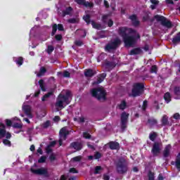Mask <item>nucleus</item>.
<instances>
[{
  "label": "nucleus",
  "mask_w": 180,
  "mask_h": 180,
  "mask_svg": "<svg viewBox=\"0 0 180 180\" xmlns=\"http://www.w3.org/2000/svg\"><path fill=\"white\" fill-rule=\"evenodd\" d=\"M158 22H160L162 26L167 29H171L172 27V22H171L168 19L162 15H155L154 17Z\"/></svg>",
  "instance_id": "obj_4"
},
{
  "label": "nucleus",
  "mask_w": 180,
  "mask_h": 180,
  "mask_svg": "<svg viewBox=\"0 0 180 180\" xmlns=\"http://www.w3.org/2000/svg\"><path fill=\"white\" fill-rule=\"evenodd\" d=\"M94 157V160H99L102 157V154L99 152H96Z\"/></svg>",
  "instance_id": "obj_40"
},
{
  "label": "nucleus",
  "mask_w": 180,
  "mask_h": 180,
  "mask_svg": "<svg viewBox=\"0 0 180 180\" xmlns=\"http://www.w3.org/2000/svg\"><path fill=\"white\" fill-rule=\"evenodd\" d=\"M106 65L107 68H110V70H112V68H115V67H116V63H107Z\"/></svg>",
  "instance_id": "obj_39"
},
{
  "label": "nucleus",
  "mask_w": 180,
  "mask_h": 180,
  "mask_svg": "<svg viewBox=\"0 0 180 180\" xmlns=\"http://www.w3.org/2000/svg\"><path fill=\"white\" fill-rule=\"evenodd\" d=\"M106 78V74L103 73L102 75L98 77L97 82H94L93 83V85H98V84H101V82H103V79Z\"/></svg>",
  "instance_id": "obj_20"
},
{
  "label": "nucleus",
  "mask_w": 180,
  "mask_h": 180,
  "mask_svg": "<svg viewBox=\"0 0 180 180\" xmlns=\"http://www.w3.org/2000/svg\"><path fill=\"white\" fill-rule=\"evenodd\" d=\"M91 95L98 101H105L106 99V91L103 87H98L96 89H93L91 91Z\"/></svg>",
  "instance_id": "obj_3"
},
{
  "label": "nucleus",
  "mask_w": 180,
  "mask_h": 180,
  "mask_svg": "<svg viewBox=\"0 0 180 180\" xmlns=\"http://www.w3.org/2000/svg\"><path fill=\"white\" fill-rule=\"evenodd\" d=\"M51 151H53V150L51 149V146H48L46 148V153L49 154V153H51Z\"/></svg>",
  "instance_id": "obj_63"
},
{
  "label": "nucleus",
  "mask_w": 180,
  "mask_h": 180,
  "mask_svg": "<svg viewBox=\"0 0 180 180\" xmlns=\"http://www.w3.org/2000/svg\"><path fill=\"white\" fill-rule=\"evenodd\" d=\"M173 94L176 99H180V87L176 86L173 88Z\"/></svg>",
  "instance_id": "obj_15"
},
{
  "label": "nucleus",
  "mask_w": 180,
  "mask_h": 180,
  "mask_svg": "<svg viewBox=\"0 0 180 180\" xmlns=\"http://www.w3.org/2000/svg\"><path fill=\"white\" fill-rule=\"evenodd\" d=\"M77 4L79 5H84V6H89V8H92L94 6V4L89 2H86L84 0H75Z\"/></svg>",
  "instance_id": "obj_16"
},
{
  "label": "nucleus",
  "mask_w": 180,
  "mask_h": 180,
  "mask_svg": "<svg viewBox=\"0 0 180 180\" xmlns=\"http://www.w3.org/2000/svg\"><path fill=\"white\" fill-rule=\"evenodd\" d=\"M83 137L84 139H91V135L87 132H84L83 133Z\"/></svg>",
  "instance_id": "obj_51"
},
{
  "label": "nucleus",
  "mask_w": 180,
  "mask_h": 180,
  "mask_svg": "<svg viewBox=\"0 0 180 180\" xmlns=\"http://www.w3.org/2000/svg\"><path fill=\"white\" fill-rule=\"evenodd\" d=\"M39 86L41 89V91H43L44 92H45L46 91V88H44V81L43 79H40L39 81Z\"/></svg>",
  "instance_id": "obj_32"
},
{
  "label": "nucleus",
  "mask_w": 180,
  "mask_h": 180,
  "mask_svg": "<svg viewBox=\"0 0 180 180\" xmlns=\"http://www.w3.org/2000/svg\"><path fill=\"white\" fill-rule=\"evenodd\" d=\"M72 12V8L71 7H68L66 10L63 12L64 15H71Z\"/></svg>",
  "instance_id": "obj_36"
},
{
  "label": "nucleus",
  "mask_w": 180,
  "mask_h": 180,
  "mask_svg": "<svg viewBox=\"0 0 180 180\" xmlns=\"http://www.w3.org/2000/svg\"><path fill=\"white\" fill-rule=\"evenodd\" d=\"M156 137H157V133H155V132L150 133L149 135V139H150V140H151V141H154V140H155Z\"/></svg>",
  "instance_id": "obj_35"
},
{
  "label": "nucleus",
  "mask_w": 180,
  "mask_h": 180,
  "mask_svg": "<svg viewBox=\"0 0 180 180\" xmlns=\"http://www.w3.org/2000/svg\"><path fill=\"white\" fill-rule=\"evenodd\" d=\"M4 137L11 139L12 135L11 133L6 132V130L5 129V125L0 123V139H4Z\"/></svg>",
  "instance_id": "obj_12"
},
{
  "label": "nucleus",
  "mask_w": 180,
  "mask_h": 180,
  "mask_svg": "<svg viewBox=\"0 0 180 180\" xmlns=\"http://www.w3.org/2000/svg\"><path fill=\"white\" fill-rule=\"evenodd\" d=\"M147 105H148L147 101H143V104L142 107L143 110H146V108H147Z\"/></svg>",
  "instance_id": "obj_59"
},
{
  "label": "nucleus",
  "mask_w": 180,
  "mask_h": 180,
  "mask_svg": "<svg viewBox=\"0 0 180 180\" xmlns=\"http://www.w3.org/2000/svg\"><path fill=\"white\" fill-rule=\"evenodd\" d=\"M6 124L7 126H12V121H11V120H6Z\"/></svg>",
  "instance_id": "obj_60"
},
{
  "label": "nucleus",
  "mask_w": 180,
  "mask_h": 180,
  "mask_svg": "<svg viewBox=\"0 0 180 180\" xmlns=\"http://www.w3.org/2000/svg\"><path fill=\"white\" fill-rule=\"evenodd\" d=\"M175 167L180 171V154H179L176 158Z\"/></svg>",
  "instance_id": "obj_24"
},
{
  "label": "nucleus",
  "mask_w": 180,
  "mask_h": 180,
  "mask_svg": "<svg viewBox=\"0 0 180 180\" xmlns=\"http://www.w3.org/2000/svg\"><path fill=\"white\" fill-rule=\"evenodd\" d=\"M31 172L35 175H47V169L41 167L36 169V165L31 167Z\"/></svg>",
  "instance_id": "obj_11"
},
{
  "label": "nucleus",
  "mask_w": 180,
  "mask_h": 180,
  "mask_svg": "<svg viewBox=\"0 0 180 180\" xmlns=\"http://www.w3.org/2000/svg\"><path fill=\"white\" fill-rule=\"evenodd\" d=\"M103 20L105 23L108 22L109 27H112V26H113V22L112 20L109 19V15H103Z\"/></svg>",
  "instance_id": "obj_18"
},
{
  "label": "nucleus",
  "mask_w": 180,
  "mask_h": 180,
  "mask_svg": "<svg viewBox=\"0 0 180 180\" xmlns=\"http://www.w3.org/2000/svg\"><path fill=\"white\" fill-rule=\"evenodd\" d=\"M83 19L87 23V25L91 23V16H89V15L86 14V15L83 16Z\"/></svg>",
  "instance_id": "obj_31"
},
{
  "label": "nucleus",
  "mask_w": 180,
  "mask_h": 180,
  "mask_svg": "<svg viewBox=\"0 0 180 180\" xmlns=\"http://www.w3.org/2000/svg\"><path fill=\"white\" fill-rule=\"evenodd\" d=\"M103 180H109V179H110V176L108 174H104L103 176Z\"/></svg>",
  "instance_id": "obj_58"
},
{
  "label": "nucleus",
  "mask_w": 180,
  "mask_h": 180,
  "mask_svg": "<svg viewBox=\"0 0 180 180\" xmlns=\"http://www.w3.org/2000/svg\"><path fill=\"white\" fill-rule=\"evenodd\" d=\"M56 32H57V25L54 24L53 26L52 34H56Z\"/></svg>",
  "instance_id": "obj_49"
},
{
  "label": "nucleus",
  "mask_w": 180,
  "mask_h": 180,
  "mask_svg": "<svg viewBox=\"0 0 180 180\" xmlns=\"http://www.w3.org/2000/svg\"><path fill=\"white\" fill-rule=\"evenodd\" d=\"M72 174H78V171L75 168H71L69 171Z\"/></svg>",
  "instance_id": "obj_55"
},
{
  "label": "nucleus",
  "mask_w": 180,
  "mask_h": 180,
  "mask_svg": "<svg viewBox=\"0 0 180 180\" xmlns=\"http://www.w3.org/2000/svg\"><path fill=\"white\" fill-rule=\"evenodd\" d=\"M120 43H122V41L117 38L111 41L105 46V51H109V53H110V51L116 50L118 46H120Z\"/></svg>",
  "instance_id": "obj_6"
},
{
  "label": "nucleus",
  "mask_w": 180,
  "mask_h": 180,
  "mask_svg": "<svg viewBox=\"0 0 180 180\" xmlns=\"http://www.w3.org/2000/svg\"><path fill=\"white\" fill-rule=\"evenodd\" d=\"M68 22H69V23H77L78 20L75 18H70L68 20Z\"/></svg>",
  "instance_id": "obj_47"
},
{
  "label": "nucleus",
  "mask_w": 180,
  "mask_h": 180,
  "mask_svg": "<svg viewBox=\"0 0 180 180\" xmlns=\"http://www.w3.org/2000/svg\"><path fill=\"white\" fill-rule=\"evenodd\" d=\"M140 53H141V49L136 48L130 51V55L134 56L136 54H140Z\"/></svg>",
  "instance_id": "obj_26"
},
{
  "label": "nucleus",
  "mask_w": 180,
  "mask_h": 180,
  "mask_svg": "<svg viewBox=\"0 0 180 180\" xmlns=\"http://www.w3.org/2000/svg\"><path fill=\"white\" fill-rule=\"evenodd\" d=\"M150 72H152V74L153 73L157 74V66L155 65L152 66L150 68Z\"/></svg>",
  "instance_id": "obj_43"
},
{
  "label": "nucleus",
  "mask_w": 180,
  "mask_h": 180,
  "mask_svg": "<svg viewBox=\"0 0 180 180\" xmlns=\"http://www.w3.org/2000/svg\"><path fill=\"white\" fill-rule=\"evenodd\" d=\"M22 110L25 112V113L28 116L30 119L33 117V115H32V108L29 105H26L23 104L22 105Z\"/></svg>",
  "instance_id": "obj_14"
},
{
  "label": "nucleus",
  "mask_w": 180,
  "mask_h": 180,
  "mask_svg": "<svg viewBox=\"0 0 180 180\" xmlns=\"http://www.w3.org/2000/svg\"><path fill=\"white\" fill-rule=\"evenodd\" d=\"M55 38L56 39V40L60 41V40H61V39H63V37H61L60 34H57V35H56Z\"/></svg>",
  "instance_id": "obj_62"
},
{
  "label": "nucleus",
  "mask_w": 180,
  "mask_h": 180,
  "mask_svg": "<svg viewBox=\"0 0 180 180\" xmlns=\"http://www.w3.org/2000/svg\"><path fill=\"white\" fill-rule=\"evenodd\" d=\"M164 98L167 103H169V102H171V94L169 93H166L164 96Z\"/></svg>",
  "instance_id": "obj_29"
},
{
  "label": "nucleus",
  "mask_w": 180,
  "mask_h": 180,
  "mask_svg": "<svg viewBox=\"0 0 180 180\" xmlns=\"http://www.w3.org/2000/svg\"><path fill=\"white\" fill-rule=\"evenodd\" d=\"M129 119V113L124 112L121 114V129L124 130L127 127V120Z\"/></svg>",
  "instance_id": "obj_10"
},
{
  "label": "nucleus",
  "mask_w": 180,
  "mask_h": 180,
  "mask_svg": "<svg viewBox=\"0 0 180 180\" xmlns=\"http://www.w3.org/2000/svg\"><path fill=\"white\" fill-rule=\"evenodd\" d=\"M70 98H71L70 91H67L65 96L63 94H60L56 100V108L64 109L66 105H69Z\"/></svg>",
  "instance_id": "obj_2"
},
{
  "label": "nucleus",
  "mask_w": 180,
  "mask_h": 180,
  "mask_svg": "<svg viewBox=\"0 0 180 180\" xmlns=\"http://www.w3.org/2000/svg\"><path fill=\"white\" fill-rule=\"evenodd\" d=\"M91 25L94 29H102V25H101V24L95 22L94 21H91Z\"/></svg>",
  "instance_id": "obj_27"
},
{
  "label": "nucleus",
  "mask_w": 180,
  "mask_h": 180,
  "mask_svg": "<svg viewBox=\"0 0 180 180\" xmlns=\"http://www.w3.org/2000/svg\"><path fill=\"white\" fill-rule=\"evenodd\" d=\"M151 4H153V5H158L159 1L158 0H150Z\"/></svg>",
  "instance_id": "obj_61"
},
{
  "label": "nucleus",
  "mask_w": 180,
  "mask_h": 180,
  "mask_svg": "<svg viewBox=\"0 0 180 180\" xmlns=\"http://www.w3.org/2000/svg\"><path fill=\"white\" fill-rule=\"evenodd\" d=\"M54 50V48L51 46H48V53L49 54H50V53L53 52V51Z\"/></svg>",
  "instance_id": "obj_57"
},
{
  "label": "nucleus",
  "mask_w": 180,
  "mask_h": 180,
  "mask_svg": "<svg viewBox=\"0 0 180 180\" xmlns=\"http://www.w3.org/2000/svg\"><path fill=\"white\" fill-rule=\"evenodd\" d=\"M171 150H172V147L171 146V145H167L162 152L163 154V157H165V158H167V157H169V155H171Z\"/></svg>",
  "instance_id": "obj_13"
},
{
  "label": "nucleus",
  "mask_w": 180,
  "mask_h": 180,
  "mask_svg": "<svg viewBox=\"0 0 180 180\" xmlns=\"http://www.w3.org/2000/svg\"><path fill=\"white\" fill-rule=\"evenodd\" d=\"M13 127L15 129H22V124L16 123L13 125Z\"/></svg>",
  "instance_id": "obj_53"
},
{
  "label": "nucleus",
  "mask_w": 180,
  "mask_h": 180,
  "mask_svg": "<svg viewBox=\"0 0 180 180\" xmlns=\"http://www.w3.org/2000/svg\"><path fill=\"white\" fill-rule=\"evenodd\" d=\"M95 74H96V72L94 71L92 69H86L84 70L85 77H94Z\"/></svg>",
  "instance_id": "obj_17"
},
{
  "label": "nucleus",
  "mask_w": 180,
  "mask_h": 180,
  "mask_svg": "<svg viewBox=\"0 0 180 180\" xmlns=\"http://www.w3.org/2000/svg\"><path fill=\"white\" fill-rule=\"evenodd\" d=\"M46 161V156H42L39 158V160H38V162H39L40 164L45 162Z\"/></svg>",
  "instance_id": "obj_48"
},
{
  "label": "nucleus",
  "mask_w": 180,
  "mask_h": 180,
  "mask_svg": "<svg viewBox=\"0 0 180 180\" xmlns=\"http://www.w3.org/2000/svg\"><path fill=\"white\" fill-rule=\"evenodd\" d=\"M129 19H131L134 26H139V25H140V22L137 20V17L136 15H131Z\"/></svg>",
  "instance_id": "obj_19"
},
{
  "label": "nucleus",
  "mask_w": 180,
  "mask_h": 180,
  "mask_svg": "<svg viewBox=\"0 0 180 180\" xmlns=\"http://www.w3.org/2000/svg\"><path fill=\"white\" fill-rule=\"evenodd\" d=\"M180 41V32H179L172 39V42L174 44H177Z\"/></svg>",
  "instance_id": "obj_25"
},
{
  "label": "nucleus",
  "mask_w": 180,
  "mask_h": 180,
  "mask_svg": "<svg viewBox=\"0 0 180 180\" xmlns=\"http://www.w3.org/2000/svg\"><path fill=\"white\" fill-rule=\"evenodd\" d=\"M127 106V105L126 104V101H122L119 105V108L120 109H121V110H124V109H126Z\"/></svg>",
  "instance_id": "obj_34"
},
{
  "label": "nucleus",
  "mask_w": 180,
  "mask_h": 180,
  "mask_svg": "<svg viewBox=\"0 0 180 180\" xmlns=\"http://www.w3.org/2000/svg\"><path fill=\"white\" fill-rule=\"evenodd\" d=\"M76 33H77L79 34H81V33H84L83 37H85V36H86L85 30H78L76 31Z\"/></svg>",
  "instance_id": "obj_46"
},
{
  "label": "nucleus",
  "mask_w": 180,
  "mask_h": 180,
  "mask_svg": "<svg viewBox=\"0 0 180 180\" xmlns=\"http://www.w3.org/2000/svg\"><path fill=\"white\" fill-rule=\"evenodd\" d=\"M120 145L119 143L117 142H110V148H111V150H117V148H119Z\"/></svg>",
  "instance_id": "obj_22"
},
{
  "label": "nucleus",
  "mask_w": 180,
  "mask_h": 180,
  "mask_svg": "<svg viewBox=\"0 0 180 180\" xmlns=\"http://www.w3.org/2000/svg\"><path fill=\"white\" fill-rule=\"evenodd\" d=\"M81 160H82V156H77L72 158V161H75V162H79Z\"/></svg>",
  "instance_id": "obj_41"
},
{
  "label": "nucleus",
  "mask_w": 180,
  "mask_h": 180,
  "mask_svg": "<svg viewBox=\"0 0 180 180\" xmlns=\"http://www.w3.org/2000/svg\"><path fill=\"white\" fill-rule=\"evenodd\" d=\"M162 123L164 126L168 124V117L167 115H163L162 117Z\"/></svg>",
  "instance_id": "obj_30"
},
{
  "label": "nucleus",
  "mask_w": 180,
  "mask_h": 180,
  "mask_svg": "<svg viewBox=\"0 0 180 180\" xmlns=\"http://www.w3.org/2000/svg\"><path fill=\"white\" fill-rule=\"evenodd\" d=\"M75 122H78L79 123H84L85 122V118L84 117H80L78 119L74 118Z\"/></svg>",
  "instance_id": "obj_38"
},
{
  "label": "nucleus",
  "mask_w": 180,
  "mask_h": 180,
  "mask_svg": "<svg viewBox=\"0 0 180 180\" xmlns=\"http://www.w3.org/2000/svg\"><path fill=\"white\" fill-rule=\"evenodd\" d=\"M148 176H149V180H154V173L149 172Z\"/></svg>",
  "instance_id": "obj_56"
},
{
  "label": "nucleus",
  "mask_w": 180,
  "mask_h": 180,
  "mask_svg": "<svg viewBox=\"0 0 180 180\" xmlns=\"http://www.w3.org/2000/svg\"><path fill=\"white\" fill-rule=\"evenodd\" d=\"M173 117H174V119H176V120L179 119V113H175V114L173 115Z\"/></svg>",
  "instance_id": "obj_64"
},
{
  "label": "nucleus",
  "mask_w": 180,
  "mask_h": 180,
  "mask_svg": "<svg viewBox=\"0 0 180 180\" xmlns=\"http://www.w3.org/2000/svg\"><path fill=\"white\" fill-rule=\"evenodd\" d=\"M143 92H144V84L142 83H136L134 84L132 96H140Z\"/></svg>",
  "instance_id": "obj_5"
},
{
  "label": "nucleus",
  "mask_w": 180,
  "mask_h": 180,
  "mask_svg": "<svg viewBox=\"0 0 180 180\" xmlns=\"http://www.w3.org/2000/svg\"><path fill=\"white\" fill-rule=\"evenodd\" d=\"M118 33L123 38L127 47H131L136 43V39H140V35L136 30L126 27H120Z\"/></svg>",
  "instance_id": "obj_1"
},
{
  "label": "nucleus",
  "mask_w": 180,
  "mask_h": 180,
  "mask_svg": "<svg viewBox=\"0 0 180 180\" xmlns=\"http://www.w3.org/2000/svg\"><path fill=\"white\" fill-rule=\"evenodd\" d=\"M70 134V131L67 129V127H63L60 130L59 132V146H63V141L67 139V136Z\"/></svg>",
  "instance_id": "obj_8"
},
{
  "label": "nucleus",
  "mask_w": 180,
  "mask_h": 180,
  "mask_svg": "<svg viewBox=\"0 0 180 180\" xmlns=\"http://www.w3.org/2000/svg\"><path fill=\"white\" fill-rule=\"evenodd\" d=\"M49 160H50L51 161H55V160H56V154L52 153V154L50 155V157H49Z\"/></svg>",
  "instance_id": "obj_54"
},
{
  "label": "nucleus",
  "mask_w": 180,
  "mask_h": 180,
  "mask_svg": "<svg viewBox=\"0 0 180 180\" xmlns=\"http://www.w3.org/2000/svg\"><path fill=\"white\" fill-rule=\"evenodd\" d=\"M75 46H77L78 47H81V46H82V44H84V42H82V41L80 39H77L75 41Z\"/></svg>",
  "instance_id": "obj_37"
},
{
  "label": "nucleus",
  "mask_w": 180,
  "mask_h": 180,
  "mask_svg": "<svg viewBox=\"0 0 180 180\" xmlns=\"http://www.w3.org/2000/svg\"><path fill=\"white\" fill-rule=\"evenodd\" d=\"M3 143L5 146H8V147H11V141L8 140V139H4L3 141Z\"/></svg>",
  "instance_id": "obj_45"
},
{
  "label": "nucleus",
  "mask_w": 180,
  "mask_h": 180,
  "mask_svg": "<svg viewBox=\"0 0 180 180\" xmlns=\"http://www.w3.org/2000/svg\"><path fill=\"white\" fill-rule=\"evenodd\" d=\"M102 170V167L101 166H97L95 168L94 174H99V171Z\"/></svg>",
  "instance_id": "obj_44"
},
{
  "label": "nucleus",
  "mask_w": 180,
  "mask_h": 180,
  "mask_svg": "<svg viewBox=\"0 0 180 180\" xmlns=\"http://www.w3.org/2000/svg\"><path fill=\"white\" fill-rule=\"evenodd\" d=\"M161 150H162V143L155 142L153 146L151 152L155 157H157V155L161 153Z\"/></svg>",
  "instance_id": "obj_9"
},
{
  "label": "nucleus",
  "mask_w": 180,
  "mask_h": 180,
  "mask_svg": "<svg viewBox=\"0 0 180 180\" xmlns=\"http://www.w3.org/2000/svg\"><path fill=\"white\" fill-rule=\"evenodd\" d=\"M46 71H47L46 70V68L41 67L39 70V73H37V77H42V75H44V74H46Z\"/></svg>",
  "instance_id": "obj_23"
},
{
  "label": "nucleus",
  "mask_w": 180,
  "mask_h": 180,
  "mask_svg": "<svg viewBox=\"0 0 180 180\" xmlns=\"http://www.w3.org/2000/svg\"><path fill=\"white\" fill-rule=\"evenodd\" d=\"M148 124L149 126H154V124H157V120L154 118H150L148 120Z\"/></svg>",
  "instance_id": "obj_28"
},
{
  "label": "nucleus",
  "mask_w": 180,
  "mask_h": 180,
  "mask_svg": "<svg viewBox=\"0 0 180 180\" xmlns=\"http://www.w3.org/2000/svg\"><path fill=\"white\" fill-rule=\"evenodd\" d=\"M70 72H68V71H65V72H63V77H64L65 78H70Z\"/></svg>",
  "instance_id": "obj_50"
},
{
  "label": "nucleus",
  "mask_w": 180,
  "mask_h": 180,
  "mask_svg": "<svg viewBox=\"0 0 180 180\" xmlns=\"http://www.w3.org/2000/svg\"><path fill=\"white\" fill-rule=\"evenodd\" d=\"M50 126V121H46L45 123L43 124V127L44 129H47Z\"/></svg>",
  "instance_id": "obj_52"
},
{
  "label": "nucleus",
  "mask_w": 180,
  "mask_h": 180,
  "mask_svg": "<svg viewBox=\"0 0 180 180\" xmlns=\"http://www.w3.org/2000/svg\"><path fill=\"white\" fill-rule=\"evenodd\" d=\"M71 146L77 151H79V150H81V148H82V144L78 142H74L71 143Z\"/></svg>",
  "instance_id": "obj_21"
},
{
  "label": "nucleus",
  "mask_w": 180,
  "mask_h": 180,
  "mask_svg": "<svg viewBox=\"0 0 180 180\" xmlns=\"http://www.w3.org/2000/svg\"><path fill=\"white\" fill-rule=\"evenodd\" d=\"M16 63L18 64V65H22L23 64V58H18V60L16 61Z\"/></svg>",
  "instance_id": "obj_42"
},
{
  "label": "nucleus",
  "mask_w": 180,
  "mask_h": 180,
  "mask_svg": "<svg viewBox=\"0 0 180 180\" xmlns=\"http://www.w3.org/2000/svg\"><path fill=\"white\" fill-rule=\"evenodd\" d=\"M51 95H53V92H49L47 94H45L42 97V101L44 102L45 101H47L49 99V98H50L51 96Z\"/></svg>",
  "instance_id": "obj_33"
},
{
  "label": "nucleus",
  "mask_w": 180,
  "mask_h": 180,
  "mask_svg": "<svg viewBox=\"0 0 180 180\" xmlns=\"http://www.w3.org/2000/svg\"><path fill=\"white\" fill-rule=\"evenodd\" d=\"M117 170L119 174H124V172H127V162H126L124 158H122L118 161Z\"/></svg>",
  "instance_id": "obj_7"
}]
</instances>
